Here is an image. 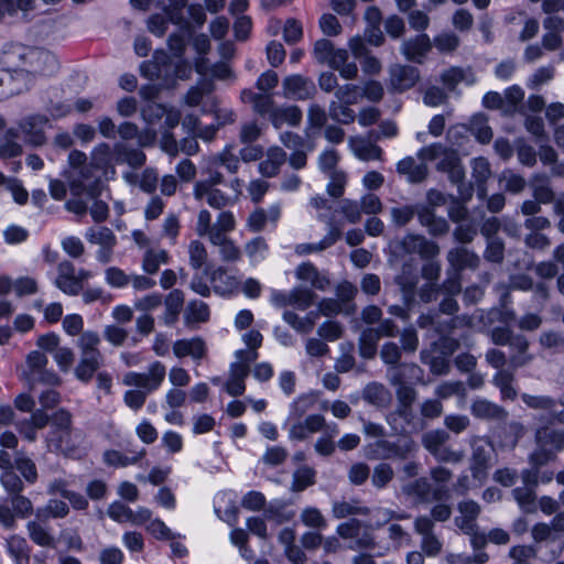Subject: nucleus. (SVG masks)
I'll use <instances>...</instances> for the list:
<instances>
[{
    "label": "nucleus",
    "mask_w": 564,
    "mask_h": 564,
    "mask_svg": "<svg viewBox=\"0 0 564 564\" xmlns=\"http://www.w3.org/2000/svg\"><path fill=\"white\" fill-rule=\"evenodd\" d=\"M10 502L12 510L19 518L25 519L34 512L32 501L21 494L11 496Z\"/></svg>",
    "instance_id": "obj_60"
},
{
    "label": "nucleus",
    "mask_w": 564,
    "mask_h": 564,
    "mask_svg": "<svg viewBox=\"0 0 564 564\" xmlns=\"http://www.w3.org/2000/svg\"><path fill=\"white\" fill-rule=\"evenodd\" d=\"M209 315V306L203 301L194 300L185 308L184 323L187 327L193 328L195 324L206 323Z\"/></svg>",
    "instance_id": "obj_27"
},
{
    "label": "nucleus",
    "mask_w": 564,
    "mask_h": 564,
    "mask_svg": "<svg viewBox=\"0 0 564 564\" xmlns=\"http://www.w3.org/2000/svg\"><path fill=\"white\" fill-rule=\"evenodd\" d=\"M379 340L380 338L378 337V333L372 327L364 329L358 340L360 356L365 359L375 358Z\"/></svg>",
    "instance_id": "obj_32"
},
{
    "label": "nucleus",
    "mask_w": 564,
    "mask_h": 564,
    "mask_svg": "<svg viewBox=\"0 0 564 564\" xmlns=\"http://www.w3.org/2000/svg\"><path fill=\"white\" fill-rule=\"evenodd\" d=\"M173 352L177 358L191 356L196 360L205 358L207 354L206 344L200 337L192 339H178L173 345Z\"/></svg>",
    "instance_id": "obj_22"
},
{
    "label": "nucleus",
    "mask_w": 564,
    "mask_h": 564,
    "mask_svg": "<svg viewBox=\"0 0 564 564\" xmlns=\"http://www.w3.org/2000/svg\"><path fill=\"white\" fill-rule=\"evenodd\" d=\"M362 398L372 405L384 408L389 404L391 394L383 384L372 382L364 389Z\"/></svg>",
    "instance_id": "obj_29"
},
{
    "label": "nucleus",
    "mask_w": 564,
    "mask_h": 564,
    "mask_svg": "<svg viewBox=\"0 0 564 564\" xmlns=\"http://www.w3.org/2000/svg\"><path fill=\"white\" fill-rule=\"evenodd\" d=\"M508 346L514 351L509 358L512 368H521L532 361L533 356L528 352L530 344L524 335L513 333Z\"/></svg>",
    "instance_id": "obj_21"
},
{
    "label": "nucleus",
    "mask_w": 564,
    "mask_h": 564,
    "mask_svg": "<svg viewBox=\"0 0 564 564\" xmlns=\"http://www.w3.org/2000/svg\"><path fill=\"white\" fill-rule=\"evenodd\" d=\"M466 319V316H453L447 319L437 317L434 332L438 337L453 336L458 325Z\"/></svg>",
    "instance_id": "obj_62"
},
{
    "label": "nucleus",
    "mask_w": 564,
    "mask_h": 564,
    "mask_svg": "<svg viewBox=\"0 0 564 564\" xmlns=\"http://www.w3.org/2000/svg\"><path fill=\"white\" fill-rule=\"evenodd\" d=\"M341 236L338 228L332 227L329 232L317 243H302L296 247V252L307 254L311 252L323 251L333 246Z\"/></svg>",
    "instance_id": "obj_37"
},
{
    "label": "nucleus",
    "mask_w": 564,
    "mask_h": 564,
    "mask_svg": "<svg viewBox=\"0 0 564 564\" xmlns=\"http://www.w3.org/2000/svg\"><path fill=\"white\" fill-rule=\"evenodd\" d=\"M48 117L45 115H33L25 118L21 124L25 134V142L34 147L43 145L46 141L43 127L47 124Z\"/></svg>",
    "instance_id": "obj_20"
},
{
    "label": "nucleus",
    "mask_w": 564,
    "mask_h": 564,
    "mask_svg": "<svg viewBox=\"0 0 564 564\" xmlns=\"http://www.w3.org/2000/svg\"><path fill=\"white\" fill-rule=\"evenodd\" d=\"M289 502L283 500H275L270 502L264 509V518L272 520L278 524L291 521L295 512L293 510H286Z\"/></svg>",
    "instance_id": "obj_33"
},
{
    "label": "nucleus",
    "mask_w": 564,
    "mask_h": 564,
    "mask_svg": "<svg viewBox=\"0 0 564 564\" xmlns=\"http://www.w3.org/2000/svg\"><path fill=\"white\" fill-rule=\"evenodd\" d=\"M436 170L446 173L451 182H460L465 178V170L458 152L447 147L436 164Z\"/></svg>",
    "instance_id": "obj_18"
},
{
    "label": "nucleus",
    "mask_w": 564,
    "mask_h": 564,
    "mask_svg": "<svg viewBox=\"0 0 564 564\" xmlns=\"http://www.w3.org/2000/svg\"><path fill=\"white\" fill-rule=\"evenodd\" d=\"M35 518L40 522H47L50 519H63L69 513V506L58 499H50L47 503L35 510Z\"/></svg>",
    "instance_id": "obj_25"
},
{
    "label": "nucleus",
    "mask_w": 564,
    "mask_h": 564,
    "mask_svg": "<svg viewBox=\"0 0 564 564\" xmlns=\"http://www.w3.org/2000/svg\"><path fill=\"white\" fill-rule=\"evenodd\" d=\"M169 262V254L165 250H148L143 257L142 268L149 274H154L159 271L161 263Z\"/></svg>",
    "instance_id": "obj_48"
},
{
    "label": "nucleus",
    "mask_w": 564,
    "mask_h": 564,
    "mask_svg": "<svg viewBox=\"0 0 564 564\" xmlns=\"http://www.w3.org/2000/svg\"><path fill=\"white\" fill-rule=\"evenodd\" d=\"M355 346L352 343H343L340 345L341 356L336 360L335 369L337 372H348L355 367V357L352 351Z\"/></svg>",
    "instance_id": "obj_56"
},
{
    "label": "nucleus",
    "mask_w": 564,
    "mask_h": 564,
    "mask_svg": "<svg viewBox=\"0 0 564 564\" xmlns=\"http://www.w3.org/2000/svg\"><path fill=\"white\" fill-rule=\"evenodd\" d=\"M448 270L462 274L465 270H476L480 264V258L465 246H457L448 250L446 254Z\"/></svg>",
    "instance_id": "obj_15"
},
{
    "label": "nucleus",
    "mask_w": 564,
    "mask_h": 564,
    "mask_svg": "<svg viewBox=\"0 0 564 564\" xmlns=\"http://www.w3.org/2000/svg\"><path fill=\"white\" fill-rule=\"evenodd\" d=\"M397 172L410 184H421L429 176L426 163H417L413 156H405L397 163Z\"/></svg>",
    "instance_id": "obj_19"
},
{
    "label": "nucleus",
    "mask_w": 564,
    "mask_h": 564,
    "mask_svg": "<svg viewBox=\"0 0 564 564\" xmlns=\"http://www.w3.org/2000/svg\"><path fill=\"white\" fill-rule=\"evenodd\" d=\"M100 337L96 332H84L78 339L80 360L74 372L78 380L88 383L95 372L104 365V357L98 345Z\"/></svg>",
    "instance_id": "obj_3"
},
{
    "label": "nucleus",
    "mask_w": 564,
    "mask_h": 564,
    "mask_svg": "<svg viewBox=\"0 0 564 564\" xmlns=\"http://www.w3.org/2000/svg\"><path fill=\"white\" fill-rule=\"evenodd\" d=\"M7 547L17 564H29V545L24 538L12 535L7 540Z\"/></svg>",
    "instance_id": "obj_35"
},
{
    "label": "nucleus",
    "mask_w": 564,
    "mask_h": 564,
    "mask_svg": "<svg viewBox=\"0 0 564 564\" xmlns=\"http://www.w3.org/2000/svg\"><path fill=\"white\" fill-rule=\"evenodd\" d=\"M532 188L533 197L540 204H550L553 203L555 198V193L549 185V181L544 176H534L533 181L530 183Z\"/></svg>",
    "instance_id": "obj_40"
},
{
    "label": "nucleus",
    "mask_w": 564,
    "mask_h": 564,
    "mask_svg": "<svg viewBox=\"0 0 564 564\" xmlns=\"http://www.w3.org/2000/svg\"><path fill=\"white\" fill-rule=\"evenodd\" d=\"M470 413L479 420L506 422L509 412L501 405L487 399H476L470 405Z\"/></svg>",
    "instance_id": "obj_17"
},
{
    "label": "nucleus",
    "mask_w": 564,
    "mask_h": 564,
    "mask_svg": "<svg viewBox=\"0 0 564 564\" xmlns=\"http://www.w3.org/2000/svg\"><path fill=\"white\" fill-rule=\"evenodd\" d=\"M0 482L10 495V497L17 494H21L24 489L23 481L18 476V474H15L13 468L3 470L0 476Z\"/></svg>",
    "instance_id": "obj_55"
},
{
    "label": "nucleus",
    "mask_w": 564,
    "mask_h": 564,
    "mask_svg": "<svg viewBox=\"0 0 564 564\" xmlns=\"http://www.w3.org/2000/svg\"><path fill=\"white\" fill-rule=\"evenodd\" d=\"M187 7V0H169V4L164 11L169 17V21L173 24L186 26L188 30V22L185 20L183 10Z\"/></svg>",
    "instance_id": "obj_49"
},
{
    "label": "nucleus",
    "mask_w": 564,
    "mask_h": 564,
    "mask_svg": "<svg viewBox=\"0 0 564 564\" xmlns=\"http://www.w3.org/2000/svg\"><path fill=\"white\" fill-rule=\"evenodd\" d=\"M389 249L391 256L400 259L417 253L423 260H431L440 254V246L419 234H406L401 239L392 240Z\"/></svg>",
    "instance_id": "obj_4"
},
{
    "label": "nucleus",
    "mask_w": 564,
    "mask_h": 564,
    "mask_svg": "<svg viewBox=\"0 0 564 564\" xmlns=\"http://www.w3.org/2000/svg\"><path fill=\"white\" fill-rule=\"evenodd\" d=\"M512 497L524 513L536 512L538 506L535 490H532L531 488L516 487L512 489Z\"/></svg>",
    "instance_id": "obj_34"
},
{
    "label": "nucleus",
    "mask_w": 564,
    "mask_h": 564,
    "mask_svg": "<svg viewBox=\"0 0 564 564\" xmlns=\"http://www.w3.org/2000/svg\"><path fill=\"white\" fill-rule=\"evenodd\" d=\"M316 471L308 466L297 468L293 474L291 491L301 492L315 484Z\"/></svg>",
    "instance_id": "obj_41"
},
{
    "label": "nucleus",
    "mask_w": 564,
    "mask_h": 564,
    "mask_svg": "<svg viewBox=\"0 0 564 564\" xmlns=\"http://www.w3.org/2000/svg\"><path fill=\"white\" fill-rule=\"evenodd\" d=\"M51 429L64 434H72L73 415L66 409H59L51 416Z\"/></svg>",
    "instance_id": "obj_51"
},
{
    "label": "nucleus",
    "mask_w": 564,
    "mask_h": 564,
    "mask_svg": "<svg viewBox=\"0 0 564 564\" xmlns=\"http://www.w3.org/2000/svg\"><path fill=\"white\" fill-rule=\"evenodd\" d=\"M166 375L165 366L161 361H154L150 365L148 372H128L123 378L126 386H134L142 390H129L124 393V403L139 410L143 406L147 394L159 389Z\"/></svg>",
    "instance_id": "obj_2"
},
{
    "label": "nucleus",
    "mask_w": 564,
    "mask_h": 564,
    "mask_svg": "<svg viewBox=\"0 0 564 564\" xmlns=\"http://www.w3.org/2000/svg\"><path fill=\"white\" fill-rule=\"evenodd\" d=\"M302 110L297 106H276L273 113H271V123L275 129H280L283 123L297 127L302 121Z\"/></svg>",
    "instance_id": "obj_24"
},
{
    "label": "nucleus",
    "mask_w": 564,
    "mask_h": 564,
    "mask_svg": "<svg viewBox=\"0 0 564 564\" xmlns=\"http://www.w3.org/2000/svg\"><path fill=\"white\" fill-rule=\"evenodd\" d=\"M210 281L215 283L214 291L218 294H226L231 292L237 286V281L234 276L227 274V270L219 267L209 273Z\"/></svg>",
    "instance_id": "obj_36"
},
{
    "label": "nucleus",
    "mask_w": 564,
    "mask_h": 564,
    "mask_svg": "<svg viewBox=\"0 0 564 564\" xmlns=\"http://www.w3.org/2000/svg\"><path fill=\"white\" fill-rule=\"evenodd\" d=\"M460 347L458 338L454 336L438 337L437 340L432 343V348L441 355L451 357Z\"/></svg>",
    "instance_id": "obj_63"
},
{
    "label": "nucleus",
    "mask_w": 564,
    "mask_h": 564,
    "mask_svg": "<svg viewBox=\"0 0 564 564\" xmlns=\"http://www.w3.org/2000/svg\"><path fill=\"white\" fill-rule=\"evenodd\" d=\"M421 361L429 366L430 371L435 376H445L451 371L449 357L444 355H432L431 351L422 350L420 352Z\"/></svg>",
    "instance_id": "obj_31"
},
{
    "label": "nucleus",
    "mask_w": 564,
    "mask_h": 564,
    "mask_svg": "<svg viewBox=\"0 0 564 564\" xmlns=\"http://www.w3.org/2000/svg\"><path fill=\"white\" fill-rule=\"evenodd\" d=\"M470 131L480 143H489L492 139V130L488 126V118L484 113L473 116L470 120Z\"/></svg>",
    "instance_id": "obj_39"
},
{
    "label": "nucleus",
    "mask_w": 564,
    "mask_h": 564,
    "mask_svg": "<svg viewBox=\"0 0 564 564\" xmlns=\"http://www.w3.org/2000/svg\"><path fill=\"white\" fill-rule=\"evenodd\" d=\"M521 399L529 409L545 412L540 415L539 420L546 425L536 430V442L543 446L550 445L557 452L564 451V430H551L547 426L564 424V410L558 409V406L564 408V393L558 399L550 395L522 393Z\"/></svg>",
    "instance_id": "obj_1"
},
{
    "label": "nucleus",
    "mask_w": 564,
    "mask_h": 564,
    "mask_svg": "<svg viewBox=\"0 0 564 564\" xmlns=\"http://www.w3.org/2000/svg\"><path fill=\"white\" fill-rule=\"evenodd\" d=\"M301 521L304 525L315 530H324L327 527V520L315 507L305 508L301 513Z\"/></svg>",
    "instance_id": "obj_53"
},
{
    "label": "nucleus",
    "mask_w": 564,
    "mask_h": 564,
    "mask_svg": "<svg viewBox=\"0 0 564 564\" xmlns=\"http://www.w3.org/2000/svg\"><path fill=\"white\" fill-rule=\"evenodd\" d=\"M402 489L405 495L416 497L420 502H431L432 485L425 477L415 479Z\"/></svg>",
    "instance_id": "obj_38"
},
{
    "label": "nucleus",
    "mask_w": 564,
    "mask_h": 564,
    "mask_svg": "<svg viewBox=\"0 0 564 564\" xmlns=\"http://www.w3.org/2000/svg\"><path fill=\"white\" fill-rule=\"evenodd\" d=\"M315 297L316 294L308 289L294 288L290 292L291 305L301 311H305L307 307H310L313 304Z\"/></svg>",
    "instance_id": "obj_50"
},
{
    "label": "nucleus",
    "mask_w": 564,
    "mask_h": 564,
    "mask_svg": "<svg viewBox=\"0 0 564 564\" xmlns=\"http://www.w3.org/2000/svg\"><path fill=\"white\" fill-rule=\"evenodd\" d=\"M524 98V90L518 86L513 85L505 90V115H513L517 111L518 106L522 102Z\"/></svg>",
    "instance_id": "obj_52"
},
{
    "label": "nucleus",
    "mask_w": 564,
    "mask_h": 564,
    "mask_svg": "<svg viewBox=\"0 0 564 564\" xmlns=\"http://www.w3.org/2000/svg\"><path fill=\"white\" fill-rule=\"evenodd\" d=\"M132 456H127L116 449H108L104 453V462L108 466L113 467H126L129 465L137 464L144 455L145 448H142L140 452L130 451Z\"/></svg>",
    "instance_id": "obj_30"
},
{
    "label": "nucleus",
    "mask_w": 564,
    "mask_h": 564,
    "mask_svg": "<svg viewBox=\"0 0 564 564\" xmlns=\"http://www.w3.org/2000/svg\"><path fill=\"white\" fill-rule=\"evenodd\" d=\"M421 77L415 66L393 64L389 67L388 90L392 94H402L415 86Z\"/></svg>",
    "instance_id": "obj_10"
},
{
    "label": "nucleus",
    "mask_w": 564,
    "mask_h": 564,
    "mask_svg": "<svg viewBox=\"0 0 564 564\" xmlns=\"http://www.w3.org/2000/svg\"><path fill=\"white\" fill-rule=\"evenodd\" d=\"M388 422L398 434L417 433L425 427V422L414 413L412 406L397 409L390 413Z\"/></svg>",
    "instance_id": "obj_13"
},
{
    "label": "nucleus",
    "mask_w": 564,
    "mask_h": 564,
    "mask_svg": "<svg viewBox=\"0 0 564 564\" xmlns=\"http://www.w3.org/2000/svg\"><path fill=\"white\" fill-rule=\"evenodd\" d=\"M116 149L123 161L133 169H139L145 163V153L139 149H132L121 144L116 145Z\"/></svg>",
    "instance_id": "obj_54"
},
{
    "label": "nucleus",
    "mask_w": 564,
    "mask_h": 564,
    "mask_svg": "<svg viewBox=\"0 0 564 564\" xmlns=\"http://www.w3.org/2000/svg\"><path fill=\"white\" fill-rule=\"evenodd\" d=\"M467 393L465 383L463 381H444L435 389V395L440 400L448 399L453 395L464 398Z\"/></svg>",
    "instance_id": "obj_47"
},
{
    "label": "nucleus",
    "mask_w": 564,
    "mask_h": 564,
    "mask_svg": "<svg viewBox=\"0 0 564 564\" xmlns=\"http://www.w3.org/2000/svg\"><path fill=\"white\" fill-rule=\"evenodd\" d=\"M484 443L474 442L471 444V456L469 469L471 477L482 484L491 467V458L495 453L494 445L490 440H481Z\"/></svg>",
    "instance_id": "obj_8"
},
{
    "label": "nucleus",
    "mask_w": 564,
    "mask_h": 564,
    "mask_svg": "<svg viewBox=\"0 0 564 564\" xmlns=\"http://www.w3.org/2000/svg\"><path fill=\"white\" fill-rule=\"evenodd\" d=\"M393 476L394 471L391 465L380 463L373 469L371 482L376 488L382 489L392 480Z\"/></svg>",
    "instance_id": "obj_57"
},
{
    "label": "nucleus",
    "mask_w": 564,
    "mask_h": 564,
    "mask_svg": "<svg viewBox=\"0 0 564 564\" xmlns=\"http://www.w3.org/2000/svg\"><path fill=\"white\" fill-rule=\"evenodd\" d=\"M446 203L445 195L438 189L431 188L426 192V200L417 202L421 206L429 210V235L434 238L443 237L449 231L448 221L441 216L436 215L435 208L443 206Z\"/></svg>",
    "instance_id": "obj_9"
},
{
    "label": "nucleus",
    "mask_w": 564,
    "mask_h": 564,
    "mask_svg": "<svg viewBox=\"0 0 564 564\" xmlns=\"http://www.w3.org/2000/svg\"><path fill=\"white\" fill-rule=\"evenodd\" d=\"M167 107L158 102H147L141 108V117L142 119L150 124L156 123L160 121L164 115L166 113Z\"/></svg>",
    "instance_id": "obj_59"
},
{
    "label": "nucleus",
    "mask_w": 564,
    "mask_h": 564,
    "mask_svg": "<svg viewBox=\"0 0 564 564\" xmlns=\"http://www.w3.org/2000/svg\"><path fill=\"white\" fill-rule=\"evenodd\" d=\"M189 264L193 269H200L207 261V251L205 246L198 241L193 240L188 247Z\"/></svg>",
    "instance_id": "obj_61"
},
{
    "label": "nucleus",
    "mask_w": 564,
    "mask_h": 564,
    "mask_svg": "<svg viewBox=\"0 0 564 564\" xmlns=\"http://www.w3.org/2000/svg\"><path fill=\"white\" fill-rule=\"evenodd\" d=\"M484 257L487 261L492 263H501L505 258V245L499 238H490Z\"/></svg>",
    "instance_id": "obj_64"
},
{
    "label": "nucleus",
    "mask_w": 564,
    "mask_h": 564,
    "mask_svg": "<svg viewBox=\"0 0 564 564\" xmlns=\"http://www.w3.org/2000/svg\"><path fill=\"white\" fill-rule=\"evenodd\" d=\"M370 528L369 524H365L361 520L351 518L340 523L336 532L341 539L352 540L348 546L350 550H373L377 547V542Z\"/></svg>",
    "instance_id": "obj_5"
},
{
    "label": "nucleus",
    "mask_w": 564,
    "mask_h": 564,
    "mask_svg": "<svg viewBox=\"0 0 564 564\" xmlns=\"http://www.w3.org/2000/svg\"><path fill=\"white\" fill-rule=\"evenodd\" d=\"M44 523L45 522H40L37 519L29 521L26 524L29 536L36 545L43 547H54L55 539L44 527Z\"/></svg>",
    "instance_id": "obj_28"
},
{
    "label": "nucleus",
    "mask_w": 564,
    "mask_h": 564,
    "mask_svg": "<svg viewBox=\"0 0 564 564\" xmlns=\"http://www.w3.org/2000/svg\"><path fill=\"white\" fill-rule=\"evenodd\" d=\"M432 50V42L427 34L421 33L408 40H404L401 44L400 51L404 57L412 63L422 64Z\"/></svg>",
    "instance_id": "obj_16"
},
{
    "label": "nucleus",
    "mask_w": 564,
    "mask_h": 564,
    "mask_svg": "<svg viewBox=\"0 0 564 564\" xmlns=\"http://www.w3.org/2000/svg\"><path fill=\"white\" fill-rule=\"evenodd\" d=\"M420 274L414 259L405 261L399 274L394 276V283L399 286L403 302L409 305L414 301Z\"/></svg>",
    "instance_id": "obj_12"
},
{
    "label": "nucleus",
    "mask_w": 564,
    "mask_h": 564,
    "mask_svg": "<svg viewBox=\"0 0 564 564\" xmlns=\"http://www.w3.org/2000/svg\"><path fill=\"white\" fill-rule=\"evenodd\" d=\"M514 375L509 370H499L492 378V383L499 389L501 399L503 401H514L518 397V391L514 387Z\"/></svg>",
    "instance_id": "obj_26"
},
{
    "label": "nucleus",
    "mask_w": 564,
    "mask_h": 564,
    "mask_svg": "<svg viewBox=\"0 0 564 564\" xmlns=\"http://www.w3.org/2000/svg\"><path fill=\"white\" fill-rule=\"evenodd\" d=\"M405 371H408L412 378L420 379L423 376V370L414 364H403L394 371L391 383L397 387V409L412 406L417 395L416 390L404 381Z\"/></svg>",
    "instance_id": "obj_7"
},
{
    "label": "nucleus",
    "mask_w": 564,
    "mask_h": 564,
    "mask_svg": "<svg viewBox=\"0 0 564 564\" xmlns=\"http://www.w3.org/2000/svg\"><path fill=\"white\" fill-rule=\"evenodd\" d=\"M491 174L490 164L485 158H477L473 164V177L478 187V195H485V184Z\"/></svg>",
    "instance_id": "obj_44"
},
{
    "label": "nucleus",
    "mask_w": 564,
    "mask_h": 564,
    "mask_svg": "<svg viewBox=\"0 0 564 564\" xmlns=\"http://www.w3.org/2000/svg\"><path fill=\"white\" fill-rule=\"evenodd\" d=\"M441 82L448 90H454L462 82L467 85H474L476 83V76L471 68L464 69L458 66H453L442 73Z\"/></svg>",
    "instance_id": "obj_23"
},
{
    "label": "nucleus",
    "mask_w": 564,
    "mask_h": 564,
    "mask_svg": "<svg viewBox=\"0 0 564 564\" xmlns=\"http://www.w3.org/2000/svg\"><path fill=\"white\" fill-rule=\"evenodd\" d=\"M174 67L175 61L165 53H161L158 79L162 82V87L167 89L175 87Z\"/></svg>",
    "instance_id": "obj_43"
},
{
    "label": "nucleus",
    "mask_w": 564,
    "mask_h": 564,
    "mask_svg": "<svg viewBox=\"0 0 564 564\" xmlns=\"http://www.w3.org/2000/svg\"><path fill=\"white\" fill-rule=\"evenodd\" d=\"M39 73L44 76H52L59 68L58 61L54 54L48 51H41L37 54Z\"/></svg>",
    "instance_id": "obj_58"
},
{
    "label": "nucleus",
    "mask_w": 564,
    "mask_h": 564,
    "mask_svg": "<svg viewBox=\"0 0 564 564\" xmlns=\"http://www.w3.org/2000/svg\"><path fill=\"white\" fill-rule=\"evenodd\" d=\"M449 438L451 436L445 430H431L422 435V445L429 453H432L436 448L446 445Z\"/></svg>",
    "instance_id": "obj_45"
},
{
    "label": "nucleus",
    "mask_w": 564,
    "mask_h": 564,
    "mask_svg": "<svg viewBox=\"0 0 564 564\" xmlns=\"http://www.w3.org/2000/svg\"><path fill=\"white\" fill-rule=\"evenodd\" d=\"M416 444L413 440H399L390 442L388 440H378L368 447V458L370 459H401L405 460L416 451Z\"/></svg>",
    "instance_id": "obj_6"
},
{
    "label": "nucleus",
    "mask_w": 564,
    "mask_h": 564,
    "mask_svg": "<svg viewBox=\"0 0 564 564\" xmlns=\"http://www.w3.org/2000/svg\"><path fill=\"white\" fill-rule=\"evenodd\" d=\"M332 512L334 518L344 519L350 516H367L370 512L368 507H359L348 501H335L333 503Z\"/></svg>",
    "instance_id": "obj_46"
},
{
    "label": "nucleus",
    "mask_w": 564,
    "mask_h": 564,
    "mask_svg": "<svg viewBox=\"0 0 564 564\" xmlns=\"http://www.w3.org/2000/svg\"><path fill=\"white\" fill-rule=\"evenodd\" d=\"M349 106L350 105L333 100L328 106V116L332 120L340 124H350L355 121L356 113Z\"/></svg>",
    "instance_id": "obj_42"
},
{
    "label": "nucleus",
    "mask_w": 564,
    "mask_h": 564,
    "mask_svg": "<svg viewBox=\"0 0 564 564\" xmlns=\"http://www.w3.org/2000/svg\"><path fill=\"white\" fill-rule=\"evenodd\" d=\"M283 89L286 97L296 100L312 99L317 94L315 83L303 75H291L283 79Z\"/></svg>",
    "instance_id": "obj_14"
},
{
    "label": "nucleus",
    "mask_w": 564,
    "mask_h": 564,
    "mask_svg": "<svg viewBox=\"0 0 564 564\" xmlns=\"http://www.w3.org/2000/svg\"><path fill=\"white\" fill-rule=\"evenodd\" d=\"M390 216L392 224L398 228L408 226L416 217L419 224L429 232L430 214L421 204H399L390 209Z\"/></svg>",
    "instance_id": "obj_11"
}]
</instances>
